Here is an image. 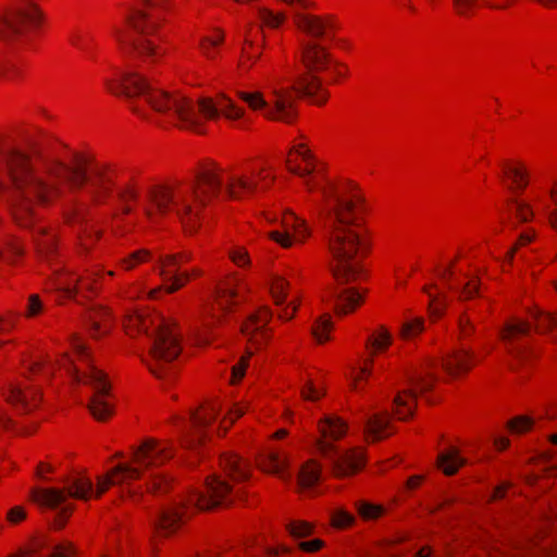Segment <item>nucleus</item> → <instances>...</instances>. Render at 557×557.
Here are the masks:
<instances>
[{
    "label": "nucleus",
    "mask_w": 557,
    "mask_h": 557,
    "mask_svg": "<svg viewBox=\"0 0 557 557\" xmlns=\"http://www.w3.org/2000/svg\"><path fill=\"white\" fill-rule=\"evenodd\" d=\"M85 188L94 205H101L111 194V175L98 165L72 153L65 161L48 145H35L27 154L13 147L0 148V201L10 206L22 226L33 220L34 203L60 201L70 208L85 210L87 203L77 195ZM23 253L22 246L10 235H0V257L13 261Z\"/></svg>",
    "instance_id": "f257e3e1"
},
{
    "label": "nucleus",
    "mask_w": 557,
    "mask_h": 557,
    "mask_svg": "<svg viewBox=\"0 0 557 557\" xmlns=\"http://www.w3.org/2000/svg\"><path fill=\"white\" fill-rule=\"evenodd\" d=\"M533 420L529 417H517L508 423V426L513 433H523L531 429Z\"/></svg>",
    "instance_id": "09e8293b"
},
{
    "label": "nucleus",
    "mask_w": 557,
    "mask_h": 557,
    "mask_svg": "<svg viewBox=\"0 0 557 557\" xmlns=\"http://www.w3.org/2000/svg\"><path fill=\"white\" fill-rule=\"evenodd\" d=\"M455 11L462 16H469L479 0H451Z\"/></svg>",
    "instance_id": "8fccbe9b"
},
{
    "label": "nucleus",
    "mask_w": 557,
    "mask_h": 557,
    "mask_svg": "<svg viewBox=\"0 0 557 557\" xmlns=\"http://www.w3.org/2000/svg\"><path fill=\"white\" fill-rule=\"evenodd\" d=\"M531 329L529 322L520 319L506 322L502 329L500 336L506 350L517 363H523L531 356L529 346L521 343V339L530 334Z\"/></svg>",
    "instance_id": "4468645a"
},
{
    "label": "nucleus",
    "mask_w": 557,
    "mask_h": 557,
    "mask_svg": "<svg viewBox=\"0 0 557 557\" xmlns=\"http://www.w3.org/2000/svg\"><path fill=\"white\" fill-rule=\"evenodd\" d=\"M297 306L294 302H289L280 313V318L283 320H290L295 312H296Z\"/></svg>",
    "instance_id": "338daca9"
},
{
    "label": "nucleus",
    "mask_w": 557,
    "mask_h": 557,
    "mask_svg": "<svg viewBox=\"0 0 557 557\" xmlns=\"http://www.w3.org/2000/svg\"><path fill=\"white\" fill-rule=\"evenodd\" d=\"M231 258L237 265L240 267L247 264L249 261L247 252L242 248L233 251L231 253Z\"/></svg>",
    "instance_id": "0e129e2a"
},
{
    "label": "nucleus",
    "mask_w": 557,
    "mask_h": 557,
    "mask_svg": "<svg viewBox=\"0 0 557 557\" xmlns=\"http://www.w3.org/2000/svg\"><path fill=\"white\" fill-rule=\"evenodd\" d=\"M423 330V320L422 319H413L411 321H407L401 325L400 335L404 338H410Z\"/></svg>",
    "instance_id": "c03bdc74"
},
{
    "label": "nucleus",
    "mask_w": 557,
    "mask_h": 557,
    "mask_svg": "<svg viewBox=\"0 0 557 557\" xmlns=\"http://www.w3.org/2000/svg\"><path fill=\"white\" fill-rule=\"evenodd\" d=\"M393 342L392 334L384 327L380 326L375 332L368 336L366 347L370 349L371 355L366 360L364 367L360 369V374L369 375L371 373L370 366L373 364V356L384 351Z\"/></svg>",
    "instance_id": "6ab92c4d"
},
{
    "label": "nucleus",
    "mask_w": 557,
    "mask_h": 557,
    "mask_svg": "<svg viewBox=\"0 0 557 557\" xmlns=\"http://www.w3.org/2000/svg\"><path fill=\"white\" fill-rule=\"evenodd\" d=\"M306 162H307L306 168L288 165V170L293 174H296L304 180V184L306 185L308 190H313L314 188H320L318 182L312 177V174L315 172L313 158L310 161H306Z\"/></svg>",
    "instance_id": "7c9ffc66"
},
{
    "label": "nucleus",
    "mask_w": 557,
    "mask_h": 557,
    "mask_svg": "<svg viewBox=\"0 0 557 557\" xmlns=\"http://www.w3.org/2000/svg\"><path fill=\"white\" fill-rule=\"evenodd\" d=\"M223 187L222 180L212 169L197 175L196 184L171 188L153 186L147 190L144 213L150 221L168 212H175L187 232H194L199 222L200 208L218 195Z\"/></svg>",
    "instance_id": "39448f33"
},
{
    "label": "nucleus",
    "mask_w": 557,
    "mask_h": 557,
    "mask_svg": "<svg viewBox=\"0 0 557 557\" xmlns=\"http://www.w3.org/2000/svg\"><path fill=\"white\" fill-rule=\"evenodd\" d=\"M322 545L323 542L321 540L315 539L307 542H301L299 544V547L305 552L313 553L319 550L322 547Z\"/></svg>",
    "instance_id": "e2e57ef3"
},
{
    "label": "nucleus",
    "mask_w": 557,
    "mask_h": 557,
    "mask_svg": "<svg viewBox=\"0 0 557 557\" xmlns=\"http://www.w3.org/2000/svg\"><path fill=\"white\" fill-rule=\"evenodd\" d=\"M329 59V53L321 45L306 41L301 48V60L308 72L299 76L292 87H273L269 100L261 92L243 91L239 97L252 110L262 111L270 120L293 123L297 116L296 95L310 98L317 104L326 101L327 94L314 73L325 69Z\"/></svg>",
    "instance_id": "20e7f679"
},
{
    "label": "nucleus",
    "mask_w": 557,
    "mask_h": 557,
    "mask_svg": "<svg viewBox=\"0 0 557 557\" xmlns=\"http://www.w3.org/2000/svg\"><path fill=\"white\" fill-rule=\"evenodd\" d=\"M294 22L296 26L312 37H322L326 30L332 28V22L324 20L320 16L301 13L297 10L294 11Z\"/></svg>",
    "instance_id": "a211bd4d"
},
{
    "label": "nucleus",
    "mask_w": 557,
    "mask_h": 557,
    "mask_svg": "<svg viewBox=\"0 0 557 557\" xmlns=\"http://www.w3.org/2000/svg\"><path fill=\"white\" fill-rule=\"evenodd\" d=\"M479 288H480L479 278L472 277L463 286H461L460 288H457V292L459 293V297L461 299H470V298L474 297L475 295H479Z\"/></svg>",
    "instance_id": "a18cd8bd"
},
{
    "label": "nucleus",
    "mask_w": 557,
    "mask_h": 557,
    "mask_svg": "<svg viewBox=\"0 0 557 557\" xmlns=\"http://www.w3.org/2000/svg\"><path fill=\"white\" fill-rule=\"evenodd\" d=\"M321 468L314 461H309L302 466L299 473V484L304 487H311L320 478Z\"/></svg>",
    "instance_id": "2f4dec72"
},
{
    "label": "nucleus",
    "mask_w": 557,
    "mask_h": 557,
    "mask_svg": "<svg viewBox=\"0 0 557 557\" xmlns=\"http://www.w3.org/2000/svg\"><path fill=\"white\" fill-rule=\"evenodd\" d=\"M359 513L367 519L375 518L380 516L381 508L370 505V504H360Z\"/></svg>",
    "instance_id": "4d7b16f0"
},
{
    "label": "nucleus",
    "mask_w": 557,
    "mask_h": 557,
    "mask_svg": "<svg viewBox=\"0 0 557 557\" xmlns=\"http://www.w3.org/2000/svg\"><path fill=\"white\" fill-rule=\"evenodd\" d=\"M83 382L94 388L88 409L95 419L103 421L112 413V408L104 399L110 394V384L106 374L94 366H89L88 372L85 374Z\"/></svg>",
    "instance_id": "ddd939ff"
},
{
    "label": "nucleus",
    "mask_w": 557,
    "mask_h": 557,
    "mask_svg": "<svg viewBox=\"0 0 557 557\" xmlns=\"http://www.w3.org/2000/svg\"><path fill=\"white\" fill-rule=\"evenodd\" d=\"M322 438L318 446L323 458L330 465L332 472L337 478H345L355 474L364 465V457L358 449L341 450L326 438L338 440L347 430L345 422L336 416H325L319 423Z\"/></svg>",
    "instance_id": "9d476101"
},
{
    "label": "nucleus",
    "mask_w": 557,
    "mask_h": 557,
    "mask_svg": "<svg viewBox=\"0 0 557 557\" xmlns=\"http://www.w3.org/2000/svg\"><path fill=\"white\" fill-rule=\"evenodd\" d=\"M221 466L234 482L245 481L249 478L250 465L236 454H224L221 457Z\"/></svg>",
    "instance_id": "412c9836"
},
{
    "label": "nucleus",
    "mask_w": 557,
    "mask_h": 557,
    "mask_svg": "<svg viewBox=\"0 0 557 557\" xmlns=\"http://www.w3.org/2000/svg\"><path fill=\"white\" fill-rule=\"evenodd\" d=\"M218 412L219 407L215 404H211L209 407L193 412L190 416L191 432L184 437L183 446L193 448L200 444L205 436V430L215 419Z\"/></svg>",
    "instance_id": "2eb2a0df"
},
{
    "label": "nucleus",
    "mask_w": 557,
    "mask_h": 557,
    "mask_svg": "<svg viewBox=\"0 0 557 557\" xmlns=\"http://www.w3.org/2000/svg\"><path fill=\"white\" fill-rule=\"evenodd\" d=\"M28 370L33 374L41 373L46 376H50L52 373V366L50 364L49 360H35L30 361L28 364Z\"/></svg>",
    "instance_id": "3c124183"
},
{
    "label": "nucleus",
    "mask_w": 557,
    "mask_h": 557,
    "mask_svg": "<svg viewBox=\"0 0 557 557\" xmlns=\"http://www.w3.org/2000/svg\"><path fill=\"white\" fill-rule=\"evenodd\" d=\"M270 318L271 311L268 308L260 309L242 326L243 334L247 336L249 341H255V333L263 334L262 329L267 325Z\"/></svg>",
    "instance_id": "a878e982"
},
{
    "label": "nucleus",
    "mask_w": 557,
    "mask_h": 557,
    "mask_svg": "<svg viewBox=\"0 0 557 557\" xmlns=\"http://www.w3.org/2000/svg\"><path fill=\"white\" fill-rule=\"evenodd\" d=\"M41 20L42 14L34 0H17L1 17L0 39L7 44L25 42Z\"/></svg>",
    "instance_id": "9b49d317"
},
{
    "label": "nucleus",
    "mask_w": 557,
    "mask_h": 557,
    "mask_svg": "<svg viewBox=\"0 0 557 557\" xmlns=\"http://www.w3.org/2000/svg\"><path fill=\"white\" fill-rule=\"evenodd\" d=\"M223 34L219 32L214 37H206L200 41V49L208 59L214 58V49L223 41Z\"/></svg>",
    "instance_id": "ea45409f"
},
{
    "label": "nucleus",
    "mask_w": 557,
    "mask_h": 557,
    "mask_svg": "<svg viewBox=\"0 0 557 557\" xmlns=\"http://www.w3.org/2000/svg\"><path fill=\"white\" fill-rule=\"evenodd\" d=\"M437 465L446 475H453L466 465V459L460 457L457 449H450L438 455Z\"/></svg>",
    "instance_id": "c85d7f7f"
},
{
    "label": "nucleus",
    "mask_w": 557,
    "mask_h": 557,
    "mask_svg": "<svg viewBox=\"0 0 557 557\" xmlns=\"http://www.w3.org/2000/svg\"><path fill=\"white\" fill-rule=\"evenodd\" d=\"M44 305L38 295L34 294L28 297L27 301V317H35L42 311Z\"/></svg>",
    "instance_id": "603ef678"
},
{
    "label": "nucleus",
    "mask_w": 557,
    "mask_h": 557,
    "mask_svg": "<svg viewBox=\"0 0 557 557\" xmlns=\"http://www.w3.org/2000/svg\"><path fill=\"white\" fill-rule=\"evenodd\" d=\"M128 334L144 332L152 338L150 361L147 362L151 373L159 380H171L174 360L181 352L180 338L175 323L159 315L134 312L125 322Z\"/></svg>",
    "instance_id": "0eeeda50"
},
{
    "label": "nucleus",
    "mask_w": 557,
    "mask_h": 557,
    "mask_svg": "<svg viewBox=\"0 0 557 557\" xmlns=\"http://www.w3.org/2000/svg\"><path fill=\"white\" fill-rule=\"evenodd\" d=\"M436 381V376L428 369L425 373H417L408 375V382L416 386L420 393L430 391L433 383Z\"/></svg>",
    "instance_id": "473e14b6"
},
{
    "label": "nucleus",
    "mask_w": 557,
    "mask_h": 557,
    "mask_svg": "<svg viewBox=\"0 0 557 557\" xmlns=\"http://www.w3.org/2000/svg\"><path fill=\"white\" fill-rule=\"evenodd\" d=\"M7 397L8 401L20 406L24 411H29L38 404L39 391L37 388H23L20 385L11 384Z\"/></svg>",
    "instance_id": "4be33fe9"
},
{
    "label": "nucleus",
    "mask_w": 557,
    "mask_h": 557,
    "mask_svg": "<svg viewBox=\"0 0 557 557\" xmlns=\"http://www.w3.org/2000/svg\"><path fill=\"white\" fill-rule=\"evenodd\" d=\"M180 268H161L160 275L163 277L165 284L164 288L168 293H174L183 287L191 276L189 272H178Z\"/></svg>",
    "instance_id": "cd10ccee"
},
{
    "label": "nucleus",
    "mask_w": 557,
    "mask_h": 557,
    "mask_svg": "<svg viewBox=\"0 0 557 557\" xmlns=\"http://www.w3.org/2000/svg\"><path fill=\"white\" fill-rule=\"evenodd\" d=\"M190 259L191 253L188 251H183L174 255L160 256L159 263L160 268H180L182 263L187 262Z\"/></svg>",
    "instance_id": "f704fd0d"
},
{
    "label": "nucleus",
    "mask_w": 557,
    "mask_h": 557,
    "mask_svg": "<svg viewBox=\"0 0 557 557\" xmlns=\"http://www.w3.org/2000/svg\"><path fill=\"white\" fill-rule=\"evenodd\" d=\"M294 231L298 235L306 237L309 233L305 221L298 219L294 213L285 214L282 219V230H274L270 233L273 240L282 247L287 248L292 245L293 239L290 232Z\"/></svg>",
    "instance_id": "f3484780"
},
{
    "label": "nucleus",
    "mask_w": 557,
    "mask_h": 557,
    "mask_svg": "<svg viewBox=\"0 0 557 557\" xmlns=\"http://www.w3.org/2000/svg\"><path fill=\"white\" fill-rule=\"evenodd\" d=\"M163 1L146 0L144 9H134L126 15L132 34L114 30L122 50L144 63H154L164 53L150 39L158 26V10L163 7Z\"/></svg>",
    "instance_id": "6e6552de"
},
{
    "label": "nucleus",
    "mask_w": 557,
    "mask_h": 557,
    "mask_svg": "<svg viewBox=\"0 0 557 557\" xmlns=\"http://www.w3.org/2000/svg\"><path fill=\"white\" fill-rule=\"evenodd\" d=\"M389 419L387 413L368 416L364 420V434L369 441H380L387 434L385 430L388 428Z\"/></svg>",
    "instance_id": "b1692460"
},
{
    "label": "nucleus",
    "mask_w": 557,
    "mask_h": 557,
    "mask_svg": "<svg viewBox=\"0 0 557 557\" xmlns=\"http://www.w3.org/2000/svg\"><path fill=\"white\" fill-rule=\"evenodd\" d=\"M418 393L414 388H408L399 392L394 398V405L396 407V414L400 420H406L412 417Z\"/></svg>",
    "instance_id": "393cba45"
},
{
    "label": "nucleus",
    "mask_w": 557,
    "mask_h": 557,
    "mask_svg": "<svg viewBox=\"0 0 557 557\" xmlns=\"http://www.w3.org/2000/svg\"><path fill=\"white\" fill-rule=\"evenodd\" d=\"M287 287L288 282L284 277L276 276L273 280L271 285V293L277 306H281L285 302Z\"/></svg>",
    "instance_id": "e433bc0d"
},
{
    "label": "nucleus",
    "mask_w": 557,
    "mask_h": 557,
    "mask_svg": "<svg viewBox=\"0 0 557 557\" xmlns=\"http://www.w3.org/2000/svg\"><path fill=\"white\" fill-rule=\"evenodd\" d=\"M62 482L64 484L62 490H34V500L52 509H58L65 502L67 496L86 500L95 494L94 484L86 476H66L62 480Z\"/></svg>",
    "instance_id": "f8f14e48"
},
{
    "label": "nucleus",
    "mask_w": 557,
    "mask_h": 557,
    "mask_svg": "<svg viewBox=\"0 0 557 557\" xmlns=\"http://www.w3.org/2000/svg\"><path fill=\"white\" fill-rule=\"evenodd\" d=\"M138 197L137 190L132 186H125L117 191V198L122 202V213L131 214L133 208L128 205V201L136 200Z\"/></svg>",
    "instance_id": "58836bf2"
},
{
    "label": "nucleus",
    "mask_w": 557,
    "mask_h": 557,
    "mask_svg": "<svg viewBox=\"0 0 557 557\" xmlns=\"http://www.w3.org/2000/svg\"><path fill=\"white\" fill-rule=\"evenodd\" d=\"M106 86L113 95L126 98L145 96L156 111L174 117L181 127L196 132H199L201 126L199 114L212 120L220 115L236 120L243 115V110L235 107L225 96H221L215 101L202 98L195 103L181 94L152 90L150 83L137 70L120 73L115 82L107 79Z\"/></svg>",
    "instance_id": "7ed1b4c3"
},
{
    "label": "nucleus",
    "mask_w": 557,
    "mask_h": 557,
    "mask_svg": "<svg viewBox=\"0 0 557 557\" xmlns=\"http://www.w3.org/2000/svg\"><path fill=\"white\" fill-rule=\"evenodd\" d=\"M504 171L506 175H509L517 188L523 189L528 185V174L520 168L510 166L509 164L504 165Z\"/></svg>",
    "instance_id": "a19ab883"
},
{
    "label": "nucleus",
    "mask_w": 557,
    "mask_h": 557,
    "mask_svg": "<svg viewBox=\"0 0 557 557\" xmlns=\"http://www.w3.org/2000/svg\"><path fill=\"white\" fill-rule=\"evenodd\" d=\"M245 45H247V48H244L243 49V57H244V61H242L240 63V66L243 69H249L251 66V64L258 60L261 55V52L258 51V52H253L252 49H253V42L252 40L248 37V34L245 35Z\"/></svg>",
    "instance_id": "79ce46f5"
},
{
    "label": "nucleus",
    "mask_w": 557,
    "mask_h": 557,
    "mask_svg": "<svg viewBox=\"0 0 557 557\" xmlns=\"http://www.w3.org/2000/svg\"><path fill=\"white\" fill-rule=\"evenodd\" d=\"M231 492L232 488L228 482L218 476H212L207 481V494L194 492L188 498L182 499L171 507L161 509L152 519L153 528L162 534H169L183 521L185 516V512H183L184 508L195 507L200 510L210 509L226 502Z\"/></svg>",
    "instance_id": "1a4fd4ad"
},
{
    "label": "nucleus",
    "mask_w": 557,
    "mask_h": 557,
    "mask_svg": "<svg viewBox=\"0 0 557 557\" xmlns=\"http://www.w3.org/2000/svg\"><path fill=\"white\" fill-rule=\"evenodd\" d=\"M94 274L86 276L61 275L55 282V288L61 290L66 297H74L82 289L92 288Z\"/></svg>",
    "instance_id": "aec40b11"
},
{
    "label": "nucleus",
    "mask_w": 557,
    "mask_h": 557,
    "mask_svg": "<svg viewBox=\"0 0 557 557\" xmlns=\"http://www.w3.org/2000/svg\"><path fill=\"white\" fill-rule=\"evenodd\" d=\"M474 363V354L463 347L454 350L441 361L442 368L453 377L467 373Z\"/></svg>",
    "instance_id": "dca6fc26"
},
{
    "label": "nucleus",
    "mask_w": 557,
    "mask_h": 557,
    "mask_svg": "<svg viewBox=\"0 0 557 557\" xmlns=\"http://www.w3.org/2000/svg\"><path fill=\"white\" fill-rule=\"evenodd\" d=\"M248 357H243L238 363L232 367V383L238 382L245 374Z\"/></svg>",
    "instance_id": "864d4df0"
},
{
    "label": "nucleus",
    "mask_w": 557,
    "mask_h": 557,
    "mask_svg": "<svg viewBox=\"0 0 557 557\" xmlns=\"http://www.w3.org/2000/svg\"><path fill=\"white\" fill-rule=\"evenodd\" d=\"M103 315H107V311L103 309H99L90 314L89 321L94 330H98L100 327V322L98 321V318H102Z\"/></svg>",
    "instance_id": "69168bd1"
},
{
    "label": "nucleus",
    "mask_w": 557,
    "mask_h": 557,
    "mask_svg": "<svg viewBox=\"0 0 557 557\" xmlns=\"http://www.w3.org/2000/svg\"><path fill=\"white\" fill-rule=\"evenodd\" d=\"M352 516L345 511H337L333 515V524L337 528L347 527L352 522Z\"/></svg>",
    "instance_id": "6e6d98bb"
},
{
    "label": "nucleus",
    "mask_w": 557,
    "mask_h": 557,
    "mask_svg": "<svg viewBox=\"0 0 557 557\" xmlns=\"http://www.w3.org/2000/svg\"><path fill=\"white\" fill-rule=\"evenodd\" d=\"M8 520L11 522V523H17L22 520L25 519L26 517V511L23 507L21 506H15L13 508H11L9 511H8Z\"/></svg>",
    "instance_id": "bf43d9fd"
},
{
    "label": "nucleus",
    "mask_w": 557,
    "mask_h": 557,
    "mask_svg": "<svg viewBox=\"0 0 557 557\" xmlns=\"http://www.w3.org/2000/svg\"><path fill=\"white\" fill-rule=\"evenodd\" d=\"M258 17L263 25L273 28L278 27L285 21L283 13H274L267 8L258 9Z\"/></svg>",
    "instance_id": "c9c22d12"
},
{
    "label": "nucleus",
    "mask_w": 557,
    "mask_h": 557,
    "mask_svg": "<svg viewBox=\"0 0 557 557\" xmlns=\"http://www.w3.org/2000/svg\"><path fill=\"white\" fill-rule=\"evenodd\" d=\"M424 292L429 294L430 299H431V304H430L431 314L441 315L444 310V307H445L444 300H441L437 297L431 295L428 292V287H424Z\"/></svg>",
    "instance_id": "13d9d810"
},
{
    "label": "nucleus",
    "mask_w": 557,
    "mask_h": 557,
    "mask_svg": "<svg viewBox=\"0 0 557 557\" xmlns=\"http://www.w3.org/2000/svg\"><path fill=\"white\" fill-rule=\"evenodd\" d=\"M236 297L237 292L234 288H223L219 292L218 305L222 310H227Z\"/></svg>",
    "instance_id": "de8ad7c7"
},
{
    "label": "nucleus",
    "mask_w": 557,
    "mask_h": 557,
    "mask_svg": "<svg viewBox=\"0 0 557 557\" xmlns=\"http://www.w3.org/2000/svg\"><path fill=\"white\" fill-rule=\"evenodd\" d=\"M510 205L512 206L513 214L519 222L525 223L533 219V209L528 202L512 198L510 199Z\"/></svg>",
    "instance_id": "72a5a7b5"
},
{
    "label": "nucleus",
    "mask_w": 557,
    "mask_h": 557,
    "mask_svg": "<svg viewBox=\"0 0 557 557\" xmlns=\"http://www.w3.org/2000/svg\"><path fill=\"white\" fill-rule=\"evenodd\" d=\"M302 397L308 400H315L323 395V392L315 388L311 382H309L306 387L302 388Z\"/></svg>",
    "instance_id": "052dcab7"
},
{
    "label": "nucleus",
    "mask_w": 557,
    "mask_h": 557,
    "mask_svg": "<svg viewBox=\"0 0 557 557\" xmlns=\"http://www.w3.org/2000/svg\"><path fill=\"white\" fill-rule=\"evenodd\" d=\"M259 467L269 473L276 474L280 478H285L286 458L278 451H268L259 460Z\"/></svg>",
    "instance_id": "bb28decb"
},
{
    "label": "nucleus",
    "mask_w": 557,
    "mask_h": 557,
    "mask_svg": "<svg viewBox=\"0 0 557 557\" xmlns=\"http://www.w3.org/2000/svg\"><path fill=\"white\" fill-rule=\"evenodd\" d=\"M331 329H332L331 317L329 314H325L323 317H320L315 321V324L312 327V334L317 338L318 342L322 343L329 338L326 336V333L330 332Z\"/></svg>",
    "instance_id": "4c0bfd02"
},
{
    "label": "nucleus",
    "mask_w": 557,
    "mask_h": 557,
    "mask_svg": "<svg viewBox=\"0 0 557 557\" xmlns=\"http://www.w3.org/2000/svg\"><path fill=\"white\" fill-rule=\"evenodd\" d=\"M258 190V183L245 176H230L225 186L226 196L231 199H242Z\"/></svg>",
    "instance_id": "5701e85b"
},
{
    "label": "nucleus",
    "mask_w": 557,
    "mask_h": 557,
    "mask_svg": "<svg viewBox=\"0 0 557 557\" xmlns=\"http://www.w3.org/2000/svg\"><path fill=\"white\" fill-rule=\"evenodd\" d=\"M148 256H149V251H147V250H137V251L131 253L127 258H124L121 261V265L125 270H131L136 264L145 261L148 258Z\"/></svg>",
    "instance_id": "49530a36"
},
{
    "label": "nucleus",
    "mask_w": 557,
    "mask_h": 557,
    "mask_svg": "<svg viewBox=\"0 0 557 557\" xmlns=\"http://www.w3.org/2000/svg\"><path fill=\"white\" fill-rule=\"evenodd\" d=\"M38 251L48 255L54 249V238L52 236H42V239H36Z\"/></svg>",
    "instance_id": "5fc2aeb1"
},
{
    "label": "nucleus",
    "mask_w": 557,
    "mask_h": 557,
    "mask_svg": "<svg viewBox=\"0 0 557 557\" xmlns=\"http://www.w3.org/2000/svg\"><path fill=\"white\" fill-rule=\"evenodd\" d=\"M72 346H73L75 354L81 359H84V360L89 359L88 348L85 346V344L79 338H77V337L73 338Z\"/></svg>",
    "instance_id": "680f3d73"
},
{
    "label": "nucleus",
    "mask_w": 557,
    "mask_h": 557,
    "mask_svg": "<svg viewBox=\"0 0 557 557\" xmlns=\"http://www.w3.org/2000/svg\"><path fill=\"white\" fill-rule=\"evenodd\" d=\"M173 447L170 443H160L154 438H148L132 454L133 463L122 462L116 465L106 475L99 476L97 481L96 495L103 494L109 486L129 483L141 478L145 471L151 472L147 487L152 493H161L169 485V480L153 469L162 466L173 457Z\"/></svg>",
    "instance_id": "423d86ee"
},
{
    "label": "nucleus",
    "mask_w": 557,
    "mask_h": 557,
    "mask_svg": "<svg viewBox=\"0 0 557 557\" xmlns=\"http://www.w3.org/2000/svg\"><path fill=\"white\" fill-rule=\"evenodd\" d=\"M531 318L534 322V329L539 333H546L552 329H557V317L550 313L534 310L531 312Z\"/></svg>",
    "instance_id": "c756f323"
},
{
    "label": "nucleus",
    "mask_w": 557,
    "mask_h": 557,
    "mask_svg": "<svg viewBox=\"0 0 557 557\" xmlns=\"http://www.w3.org/2000/svg\"><path fill=\"white\" fill-rule=\"evenodd\" d=\"M287 529L294 537H305L312 533V524L306 521H293L287 525Z\"/></svg>",
    "instance_id": "37998d69"
},
{
    "label": "nucleus",
    "mask_w": 557,
    "mask_h": 557,
    "mask_svg": "<svg viewBox=\"0 0 557 557\" xmlns=\"http://www.w3.org/2000/svg\"><path fill=\"white\" fill-rule=\"evenodd\" d=\"M321 191L326 200L321 218L337 284L330 292V299L336 313L342 315L362 302V296L355 287L345 286L361 275V260L368 250L366 230L359 216L362 198L351 184L337 186L329 183Z\"/></svg>",
    "instance_id": "f03ea898"
},
{
    "label": "nucleus",
    "mask_w": 557,
    "mask_h": 557,
    "mask_svg": "<svg viewBox=\"0 0 557 557\" xmlns=\"http://www.w3.org/2000/svg\"><path fill=\"white\" fill-rule=\"evenodd\" d=\"M14 327V320L12 318H0V335L9 332Z\"/></svg>",
    "instance_id": "774afa93"
}]
</instances>
